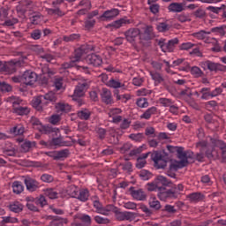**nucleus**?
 <instances>
[{
  "instance_id": "f257e3e1",
  "label": "nucleus",
  "mask_w": 226,
  "mask_h": 226,
  "mask_svg": "<svg viewBox=\"0 0 226 226\" xmlns=\"http://www.w3.org/2000/svg\"><path fill=\"white\" fill-rule=\"evenodd\" d=\"M57 95L54 92H49L44 95L34 97L32 101V105L36 110H43V107H47L49 102L56 103Z\"/></svg>"
},
{
  "instance_id": "f03ea898",
  "label": "nucleus",
  "mask_w": 226,
  "mask_h": 226,
  "mask_svg": "<svg viewBox=\"0 0 226 226\" xmlns=\"http://www.w3.org/2000/svg\"><path fill=\"white\" fill-rule=\"evenodd\" d=\"M177 153L180 161L170 165V169H173L174 170L186 167V165H188V160H193L194 158L193 152L185 151V148L183 147H178Z\"/></svg>"
},
{
  "instance_id": "7ed1b4c3",
  "label": "nucleus",
  "mask_w": 226,
  "mask_h": 226,
  "mask_svg": "<svg viewBox=\"0 0 226 226\" xmlns=\"http://www.w3.org/2000/svg\"><path fill=\"white\" fill-rule=\"evenodd\" d=\"M7 102L11 103L12 111L14 114H17L18 116H27V114H29V108L26 106H21L24 105V101H22L20 98L11 96L8 97Z\"/></svg>"
},
{
  "instance_id": "20e7f679",
  "label": "nucleus",
  "mask_w": 226,
  "mask_h": 226,
  "mask_svg": "<svg viewBox=\"0 0 226 226\" xmlns=\"http://www.w3.org/2000/svg\"><path fill=\"white\" fill-rule=\"evenodd\" d=\"M114 213L115 217L118 222H133L135 220V214L132 212H121L117 207L112 205L110 215Z\"/></svg>"
},
{
  "instance_id": "39448f33",
  "label": "nucleus",
  "mask_w": 226,
  "mask_h": 226,
  "mask_svg": "<svg viewBox=\"0 0 226 226\" xmlns=\"http://www.w3.org/2000/svg\"><path fill=\"white\" fill-rule=\"evenodd\" d=\"M93 206L95 209V213L102 215L103 216H110V211H112V205H106L105 207H103L102 202H100V199H98V197H95L93 200Z\"/></svg>"
},
{
  "instance_id": "423d86ee",
  "label": "nucleus",
  "mask_w": 226,
  "mask_h": 226,
  "mask_svg": "<svg viewBox=\"0 0 226 226\" xmlns=\"http://www.w3.org/2000/svg\"><path fill=\"white\" fill-rule=\"evenodd\" d=\"M151 160L154 161V165L156 169H165L167 167V160L165 155L160 151H154L151 154Z\"/></svg>"
},
{
  "instance_id": "0eeeda50",
  "label": "nucleus",
  "mask_w": 226,
  "mask_h": 226,
  "mask_svg": "<svg viewBox=\"0 0 226 226\" xmlns=\"http://www.w3.org/2000/svg\"><path fill=\"white\" fill-rule=\"evenodd\" d=\"M36 80H38V74L31 70L26 71L21 76V81L26 86H33Z\"/></svg>"
},
{
  "instance_id": "6e6552de",
  "label": "nucleus",
  "mask_w": 226,
  "mask_h": 226,
  "mask_svg": "<svg viewBox=\"0 0 226 226\" xmlns=\"http://www.w3.org/2000/svg\"><path fill=\"white\" fill-rule=\"evenodd\" d=\"M179 43V40L177 38L165 42L164 41H159L158 45L162 49V52H173L176 45Z\"/></svg>"
},
{
  "instance_id": "1a4fd4ad",
  "label": "nucleus",
  "mask_w": 226,
  "mask_h": 226,
  "mask_svg": "<svg viewBox=\"0 0 226 226\" xmlns=\"http://www.w3.org/2000/svg\"><path fill=\"white\" fill-rule=\"evenodd\" d=\"M87 87H89V85H87V83H86V82L79 83L74 90V94L72 95V100H74L75 102H77V101L80 102L79 98H82V96H84Z\"/></svg>"
},
{
  "instance_id": "9d476101",
  "label": "nucleus",
  "mask_w": 226,
  "mask_h": 226,
  "mask_svg": "<svg viewBox=\"0 0 226 226\" xmlns=\"http://www.w3.org/2000/svg\"><path fill=\"white\" fill-rule=\"evenodd\" d=\"M119 114H123V109H121L120 108L109 109L108 115L109 117L112 119L111 123H114L115 124H119V123L123 121V117Z\"/></svg>"
},
{
  "instance_id": "9b49d317",
  "label": "nucleus",
  "mask_w": 226,
  "mask_h": 226,
  "mask_svg": "<svg viewBox=\"0 0 226 226\" xmlns=\"http://www.w3.org/2000/svg\"><path fill=\"white\" fill-rule=\"evenodd\" d=\"M94 50V47L91 46L89 44L86 45V46H82L81 48H79L75 50L74 52V56L72 57L74 59V61L76 63H79V61H80L82 56H84V54H87V52H91Z\"/></svg>"
},
{
  "instance_id": "f8f14e48",
  "label": "nucleus",
  "mask_w": 226,
  "mask_h": 226,
  "mask_svg": "<svg viewBox=\"0 0 226 226\" xmlns=\"http://www.w3.org/2000/svg\"><path fill=\"white\" fill-rule=\"evenodd\" d=\"M125 40L129 43H135L139 36H140V29L139 28H129L124 32Z\"/></svg>"
},
{
  "instance_id": "ddd939ff",
  "label": "nucleus",
  "mask_w": 226,
  "mask_h": 226,
  "mask_svg": "<svg viewBox=\"0 0 226 226\" xmlns=\"http://www.w3.org/2000/svg\"><path fill=\"white\" fill-rule=\"evenodd\" d=\"M24 183L28 192H36L40 188V182L31 177H24Z\"/></svg>"
},
{
  "instance_id": "4468645a",
  "label": "nucleus",
  "mask_w": 226,
  "mask_h": 226,
  "mask_svg": "<svg viewBox=\"0 0 226 226\" xmlns=\"http://www.w3.org/2000/svg\"><path fill=\"white\" fill-rule=\"evenodd\" d=\"M157 197L162 201L169 200V199H177V191H173L172 189L166 191L161 190L158 192Z\"/></svg>"
},
{
  "instance_id": "2eb2a0df",
  "label": "nucleus",
  "mask_w": 226,
  "mask_h": 226,
  "mask_svg": "<svg viewBox=\"0 0 226 226\" xmlns=\"http://www.w3.org/2000/svg\"><path fill=\"white\" fill-rule=\"evenodd\" d=\"M131 195L134 200L144 201L147 199V194L142 189H135L134 187L130 188Z\"/></svg>"
},
{
  "instance_id": "dca6fc26",
  "label": "nucleus",
  "mask_w": 226,
  "mask_h": 226,
  "mask_svg": "<svg viewBox=\"0 0 226 226\" xmlns=\"http://www.w3.org/2000/svg\"><path fill=\"white\" fill-rule=\"evenodd\" d=\"M86 61L87 64H91L92 66H96V67L102 66V63H103V59H102V56L96 54L87 55Z\"/></svg>"
},
{
  "instance_id": "f3484780",
  "label": "nucleus",
  "mask_w": 226,
  "mask_h": 226,
  "mask_svg": "<svg viewBox=\"0 0 226 226\" xmlns=\"http://www.w3.org/2000/svg\"><path fill=\"white\" fill-rule=\"evenodd\" d=\"M102 102L106 105H112L114 99L112 98V92L109 88H102L101 92Z\"/></svg>"
},
{
  "instance_id": "a211bd4d",
  "label": "nucleus",
  "mask_w": 226,
  "mask_h": 226,
  "mask_svg": "<svg viewBox=\"0 0 226 226\" xmlns=\"http://www.w3.org/2000/svg\"><path fill=\"white\" fill-rule=\"evenodd\" d=\"M205 64L210 72H225L226 70V66L222 64L207 61Z\"/></svg>"
},
{
  "instance_id": "6ab92c4d",
  "label": "nucleus",
  "mask_w": 226,
  "mask_h": 226,
  "mask_svg": "<svg viewBox=\"0 0 226 226\" xmlns=\"http://www.w3.org/2000/svg\"><path fill=\"white\" fill-rule=\"evenodd\" d=\"M117 15H119V9H111L105 11L101 19H103V20H114Z\"/></svg>"
},
{
  "instance_id": "aec40b11",
  "label": "nucleus",
  "mask_w": 226,
  "mask_h": 226,
  "mask_svg": "<svg viewBox=\"0 0 226 226\" xmlns=\"http://www.w3.org/2000/svg\"><path fill=\"white\" fill-rule=\"evenodd\" d=\"M127 24H132V21L126 18H122L120 19L113 21L112 23H110L108 26L109 27H112V29H120V27L127 26Z\"/></svg>"
},
{
  "instance_id": "412c9836",
  "label": "nucleus",
  "mask_w": 226,
  "mask_h": 226,
  "mask_svg": "<svg viewBox=\"0 0 226 226\" xmlns=\"http://www.w3.org/2000/svg\"><path fill=\"white\" fill-rule=\"evenodd\" d=\"M150 76L152 80H154V86H160V84L165 82V78H163V75L158 72H151Z\"/></svg>"
},
{
  "instance_id": "4be33fe9",
  "label": "nucleus",
  "mask_w": 226,
  "mask_h": 226,
  "mask_svg": "<svg viewBox=\"0 0 226 226\" xmlns=\"http://www.w3.org/2000/svg\"><path fill=\"white\" fill-rule=\"evenodd\" d=\"M55 109L58 114L67 113L72 110V106L65 102H57L55 105Z\"/></svg>"
},
{
  "instance_id": "5701e85b",
  "label": "nucleus",
  "mask_w": 226,
  "mask_h": 226,
  "mask_svg": "<svg viewBox=\"0 0 226 226\" xmlns=\"http://www.w3.org/2000/svg\"><path fill=\"white\" fill-rule=\"evenodd\" d=\"M148 206L152 209H154L155 211H160L162 209V204L158 200V199L155 198L154 195H151L148 200Z\"/></svg>"
},
{
  "instance_id": "b1692460",
  "label": "nucleus",
  "mask_w": 226,
  "mask_h": 226,
  "mask_svg": "<svg viewBox=\"0 0 226 226\" xmlns=\"http://www.w3.org/2000/svg\"><path fill=\"white\" fill-rule=\"evenodd\" d=\"M168 10L173 13H181L185 10V5L179 3H172L169 5Z\"/></svg>"
},
{
  "instance_id": "393cba45",
  "label": "nucleus",
  "mask_w": 226,
  "mask_h": 226,
  "mask_svg": "<svg viewBox=\"0 0 226 226\" xmlns=\"http://www.w3.org/2000/svg\"><path fill=\"white\" fill-rule=\"evenodd\" d=\"M158 109L154 106L148 108L142 115L139 116L140 119H151L152 116H154L156 114Z\"/></svg>"
},
{
  "instance_id": "a878e982",
  "label": "nucleus",
  "mask_w": 226,
  "mask_h": 226,
  "mask_svg": "<svg viewBox=\"0 0 226 226\" xmlns=\"http://www.w3.org/2000/svg\"><path fill=\"white\" fill-rule=\"evenodd\" d=\"M33 147H36V142L34 141H29V140H25L21 144V152L22 153H29Z\"/></svg>"
},
{
  "instance_id": "bb28decb",
  "label": "nucleus",
  "mask_w": 226,
  "mask_h": 226,
  "mask_svg": "<svg viewBox=\"0 0 226 226\" xmlns=\"http://www.w3.org/2000/svg\"><path fill=\"white\" fill-rule=\"evenodd\" d=\"M9 209L12 213H20L24 210V205L19 201H14L9 205Z\"/></svg>"
},
{
  "instance_id": "cd10ccee",
  "label": "nucleus",
  "mask_w": 226,
  "mask_h": 226,
  "mask_svg": "<svg viewBox=\"0 0 226 226\" xmlns=\"http://www.w3.org/2000/svg\"><path fill=\"white\" fill-rule=\"evenodd\" d=\"M149 154H151L150 152L146 153V154H142L138 159H137V162H136V167L137 169H144V167H146V158H147V156H149Z\"/></svg>"
},
{
  "instance_id": "c85d7f7f",
  "label": "nucleus",
  "mask_w": 226,
  "mask_h": 226,
  "mask_svg": "<svg viewBox=\"0 0 226 226\" xmlns=\"http://www.w3.org/2000/svg\"><path fill=\"white\" fill-rule=\"evenodd\" d=\"M79 119L87 121L91 117V110L87 109H80L77 112Z\"/></svg>"
},
{
  "instance_id": "c756f323",
  "label": "nucleus",
  "mask_w": 226,
  "mask_h": 226,
  "mask_svg": "<svg viewBox=\"0 0 226 226\" xmlns=\"http://www.w3.org/2000/svg\"><path fill=\"white\" fill-rule=\"evenodd\" d=\"M11 187L13 193L16 195H20V193L24 192V185H22V182L20 181H14Z\"/></svg>"
},
{
  "instance_id": "7c9ffc66",
  "label": "nucleus",
  "mask_w": 226,
  "mask_h": 226,
  "mask_svg": "<svg viewBox=\"0 0 226 226\" xmlns=\"http://www.w3.org/2000/svg\"><path fill=\"white\" fill-rule=\"evenodd\" d=\"M106 86L112 89H119V87H124V84H123L119 79H111L106 83Z\"/></svg>"
},
{
  "instance_id": "2f4dec72",
  "label": "nucleus",
  "mask_w": 226,
  "mask_h": 226,
  "mask_svg": "<svg viewBox=\"0 0 226 226\" xmlns=\"http://www.w3.org/2000/svg\"><path fill=\"white\" fill-rule=\"evenodd\" d=\"M187 199H189L190 202H200V200L204 199V194L200 192H192L187 196Z\"/></svg>"
},
{
  "instance_id": "473e14b6",
  "label": "nucleus",
  "mask_w": 226,
  "mask_h": 226,
  "mask_svg": "<svg viewBox=\"0 0 226 226\" xmlns=\"http://www.w3.org/2000/svg\"><path fill=\"white\" fill-rule=\"evenodd\" d=\"M81 202H86L89 199V191L87 189L80 190L78 192V197H76Z\"/></svg>"
},
{
  "instance_id": "72a5a7b5",
  "label": "nucleus",
  "mask_w": 226,
  "mask_h": 226,
  "mask_svg": "<svg viewBox=\"0 0 226 226\" xmlns=\"http://www.w3.org/2000/svg\"><path fill=\"white\" fill-rule=\"evenodd\" d=\"M200 93L201 94V100H210V98H213L211 94V88L209 87L201 88Z\"/></svg>"
},
{
  "instance_id": "f704fd0d",
  "label": "nucleus",
  "mask_w": 226,
  "mask_h": 226,
  "mask_svg": "<svg viewBox=\"0 0 226 226\" xmlns=\"http://www.w3.org/2000/svg\"><path fill=\"white\" fill-rule=\"evenodd\" d=\"M68 154H70V151H68V149L56 152L53 155V160H61L62 158H68Z\"/></svg>"
},
{
  "instance_id": "c9c22d12",
  "label": "nucleus",
  "mask_w": 226,
  "mask_h": 226,
  "mask_svg": "<svg viewBox=\"0 0 226 226\" xmlns=\"http://www.w3.org/2000/svg\"><path fill=\"white\" fill-rule=\"evenodd\" d=\"M26 129L22 124H17L12 129H11V133L13 135H23Z\"/></svg>"
},
{
  "instance_id": "e433bc0d",
  "label": "nucleus",
  "mask_w": 226,
  "mask_h": 226,
  "mask_svg": "<svg viewBox=\"0 0 226 226\" xmlns=\"http://www.w3.org/2000/svg\"><path fill=\"white\" fill-rule=\"evenodd\" d=\"M94 220L95 223H98L99 225H109V223H110V219L102 217L100 215H95L94 217Z\"/></svg>"
},
{
  "instance_id": "4c0bfd02",
  "label": "nucleus",
  "mask_w": 226,
  "mask_h": 226,
  "mask_svg": "<svg viewBox=\"0 0 226 226\" xmlns=\"http://www.w3.org/2000/svg\"><path fill=\"white\" fill-rule=\"evenodd\" d=\"M44 195L46 197H48L49 199H57V196L59 195L56 191L55 189H52V188H48L46 190H44Z\"/></svg>"
},
{
  "instance_id": "58836bf2",
  "label": "nucleus",
  "mask_w": 226,
  "mask_h": 226,
  "mask_svg": "<svg viewBox=\"0 0 226 226\" xmlns=\"http://www.w3.org/2000/svg\"><path fill=\"white\" fill-rule=\"evenodd\" d=\"M177 20H178V22H181L182 24L185 22H192V17L190 16V14L181 13L177 16Z\"/></svg>"
},
{
  "instance_id": "ea45409f",
  "label": "nucleus",
  "mask_w": 226,
  "mask_h": 226,
  "mask_svg": "<svg viewBox=\"0 0 226 226\" xmlns=\"http://www.w3.org/2000/svg\"><path fill=\"white\" fill-rule=\"evenodd\" d=\"M64 41H77L80 40V34H72L70 35H64L63 36Z\"/></svg>"
},
{
  "instance_id": "a19ab883",
  "label": "nucleus",
  "mask_w": 226,
  "mask_h": 226,
  "mask_svg": "<svg viewBox=\"0 0 226 226\" xmlns=\"http://www.w3.org/2000/svg\"><path fill=\"white\" fill-rule=\"evenodd\" d=\"M208 34H211V32H206L204 30H201L200 32L192 34V36L194 38H197V40H206Z\"/></svg>"
},
{
  "instance_id": "79ce46f5",
  "label": "nucleus",
  "mask_w": 226,
  "mask_h": 226,
  "mask_svg": "<svg viewBox=\"0 0 226 226\" xmlns=\"http://www.w3.org/2000/svg\"><path fill=\"white\" fill-rule=\"evenodd\" d=\"M117 101L121 102L122 103H127L128 101L132 100V95L130 94H117L116 95Z\"/></svg>"
},
{
  "instance_id": "37998d69",
  "label": "nucleus",
  "mask_w": 226,
  "mask_h": 226,
  "mask_svg": "<svg viewBox=\"0 0 226 226\" xmlns=\"http://www.w3.org/2000/svg\"><path fill=\"white\" fill-rule=\"evenodd\" d=\"M191 74L193 75L195 79H199V77L204 75V72H202V70H200V68L193 66L191 68Z\"/></svg>"
},
{
  "instance_id": "c03bdc74",
  "label": "nucleus",
  "mask_w": 226,
  "mask_h": 226,
  "mask_svg": "<svg viewBox=\"0 0 226 226\" xmlns=\"http://www.w3.org/2000/svg\"><path fill=\"white\" fill-rule=\"evenodd\" d=\"M79 187L75 185H71L68 189V193L70 196H72L73 199H77L79 197Z\"/></svg>"
},
{
  "instance_id": "a18cd8bd",
  "label": "nucleus",
  "mask_w": 226,
  "mask_h": 226,
  "mask_svg": "<svg viewBox=\"0 0 226 226\" xmlns=\"http://www.w3.org/2000/svg\"><path fill=\"white\" fill-rule=\"evenodd\" d=\"M205 154L207 158H218V152L215 149H210L209 147L205 149Z\"/></svg>"
},
{
  "instance_id": "49530a36",
  "label": "nucleus",
  "mask_w": 226,
  "mask_h": 226,
  "mask_svg": "<svg viewBox=\"0 0 226 226\" xmlns=\"http://www.w3.org/2000/svg\"><path fill=\"white\" fill-rule=\"evenodd\" d=\"M129 139L131 140H134L135 142H142L144 140V134L142 133H132L129 135Z\"/></svg>"
},
{
  "instance_id": "de8ad7c7",
  "label": "nucleus",
  "mask_w": 226,
  "mask_h": 226,
  "mask_svg": "<svg viewBox=\"0 0 226 226\" xmlns=\"http://www.w3.org/2000/svg\"><path fill=\"white\" fill-rule=\"evenodd\" d=\"M156 29L159 31V33H165V31H169L170 29V26L165 22H162L157 24Z\"/></svg>"
},
{
  "instance_id": "09e8293b",
  "label": "nucleus",
  "mask_w": 226,
  "mask_h": 226,
  "mask_svg": "<svg viewBox=\"0 0 226 226\" xmlns=\"http://www.w3.org/2000/svg\"><path fill=\"white\" fill-rule=\"evenodd\" d=\"M136 104L140 108V109H147L149 107V102H147V99L146 98H139L137 100Z\"/></svg>"
},
{
  "instance_id": "8fccbe9b",
  "label": "nucleus",
  "mask_w": 226,
  "mask_h": 226,
  "mask_svg": "<svg viewBox=\"0 0 226 226\" xmlns=\"http://www.w3.org/2000/svg\"><path fill=\"white\" fill-rule=\"evenodd\" d=\"M212 143L215 147H219L221 151H223L226 149V144L225 142L220 140V139H214L212 140Z\"/></svg>"
},
{
  "instance_id": "3c124183",
  "label": "nucleus",
  "mask_w": 226,
  "mask_h": 226,
  "mask_svg": "<svg viewBox=\"0 0 226 226\" xmlns=\"http://www.w3.org/2000/svg\"><path fill=\"white\" fill-rule=\"evenodd\" d=\"M159 103H161L162 107H170L171 105H174V102H172L171 99H168V98H160Z\"/></svg>"
},
{
  "instance_id": "603ef678",
  "label": "nucleus",
  "mask_w": 226,
  "mask_h": 226,
  "mask_svg": "<svg viewBox=\"0 0 226 226\" xmlns=\"http://www.w3.org/2000/svg\"><path fill=\"white\" fill-rule=\"evenodd\" d=\"M121 121L120 128L122 130H128V128H130V124H132V121L129 118H122Z\"/></svg>"
},
{
  "instance_id": "864d4df0",
  "label": "nucleus",
  "mask_w": 226,
  "mask_h": 226,
  "mask_svg": "<svg viewBox=\"0 0 226 226\" xmlns=\"http://www.w3.org/2000/svg\"><path fill=\"white\" fill-rule=\"evenodd\" d=\"M30 38H32V40H40V38H41V30L40 29L33 30L32 33L30 34Z\"/></svg>"
},
{
  "instance_id": "5fc2aeb1",
  "label": "nucleus",
  "mask_w": 226,
  "mask_h": 226,
  "mask_svg": "<svg viewBox=\"0 0 226 226\" xmlns=\"http://www.w3.org/2000/svg\"><path fill=\"white\" fill-rule=\"evenodd\" d=\"M130 149H132V144L130 143H125L122 147H118V151L122 153V154H126Z\"/></svg>"
},
{
  "instance_id": "6e6d98bb",
  "label": "nucleus",
  "mask_w": 226,
  "mask_h": 226,
  "mask_svg": "<svg viewBox=\"0 0 226 226\" xmlns=\"http://www.w3.org/2000/svg\"><path fill=\"white\" fill-rule=\"evenodd\" d=\"M31 51L40 56L45 52V49H43V47L40 45H33L31 46Z\"/></svg>"
},
{
  "instance_id": "4d7b16f0",
  "label": "nucleus",
  "mask_w": 226,
  "mask_h": 226,
  "mask_svg": "<svg viewBox=\"0 0 226 226\" xmlns=\"http://www.w3.org/2000/svg\"><path fill=\"white\" fill-rule=\"evenodd\" d=\"M196 147L200 150V151H206V149H207V141L206 140H201L196 143Z\"/></svg>"
},
{
  "instance_id": "13d9d810",
  "label": "nucleus",
  "mask_w": 226,
  "mask_h": 226,
  "mask_svg": "<svg viewBox=\"0 0 226 226\" xmlns=\"http://www.w3.org/2000/svg\"><path fill=\"white\" fill-rule=\"evenodd\" d=\"M41 181L43 183H52L54 181V177L49 174H42L41 176Z\"/></svg>"
},
{
  "instance_id": "bf43d9fd",
  "label": "nucleus",
  "mask_w": 226,
  "mask_h": 226,
  "mask_svg": "<svg viewBox=\"0 0 226 226\" xmlns=\"http://www.w3.org/2000/svg\"><path fill=\"white\" fill-rule=\"evenodd\" d=\"M4 223H19V219L17 217L5 216L3 217Z\"/></svg>"
},
{
  "instance_id": "052dcab7",
  "label": "nucleus",
  "mask_w": 226,
  "mask_h": 226,
  "mask_svg": "<svg viewBox=\"0 0 226 226\" xmlns=\"http://www.w3.org/2000/svg\"><path fill=\"white\" fill-rule=\"evenodd\" d=\"M195 47V44L192 42H184L180 45L179 49L180 50H190V49H193Z\"/></svg>"
},
{
  "instance_id": "680f3d73",
  "label": "nucleus",
  "mask_w": 226,
  "mask_h": 226,
  "mask_svg": "<svg viewBox=\"0 0 226 226\" xmlns=\"http://www.w3.org/2000/svg\"><path fill=\"white\" fill-rule=\"evenodd\" d=\"M94 24H96V20L94 19H88L85 21V29L89 31V29H93L94 27Z\"/></svg>"
},
{
  "instance_id": "e2e57ef3",
  "label": "nucleus",
  "mask_w": 226,
  "mask_h": 226,
  "mask_svg": "<svg viewBox=\"0 0 226 226\" xmlns=\"http://www.w3.org/2000/svg\"><path fill=\"white\" fill-rule=\"evenodd\" d=\"M54 86L56 91H60V89H63V78L55 79Z\"/></svg>"
},
{
  "instance_id": "0e129e2a",
  "label": "nucleus",
  "mask_w": 226,
  "mask_h": 226,
  "mask_svg": "<svg viewBox=\"0 0 226 226\" xmlns=\"http://www.w3.org/2000/svg\"><path fill=\"white\" fill-rule=\"evenodd\" d=\"M139 177H141L143 181H147L149 177H151V173L146 170H142L139 173Z\"/></svg>"
},
{
  "instance_id": "69168bd1",
  "label": "nucleus",
  "mask_w": 226,
  "mask_h": 226,
  "mask_svg": "<svg viewBox=\"0 0 226 226\" xmlns=\"http://www.w3.org/2000/svg\"><path fill=\"white\" fill-rule=\"evenodd\" d=\"M152 91L147 88H140L137 91V96H147L151 94Z\"/></svg>"
},
{
  "instance_id": "338daca9",
  "label": "nucleus",
  "mask_w": 226,
  "mask_h": 226,
  "mask_svg": "<svg viewBox=\"0 0 226 226\" xmlns=\"http://www.w3.org/2000/svg\"><path fill=\"white\" fill-rule=\"evenodd\" d=\"M4 154L5 156H15V147H11V148H4Z\"/></svg>"
},
{
  "instance_id": "774afa93",
  "label": "nucleus",
  "mask_w": 226,
  "mask_h": 226,
  "mask_svg": "<svg viewBox=\"0 0 226 226\" xmlns=\"http://www.w3.org/2000/svg\"><path fill=\"white\" fill-rule=\"evenodd\" d=\"M8 19V11L5 8H0V20H6Z\"/></svg>"
}]
</instances>
